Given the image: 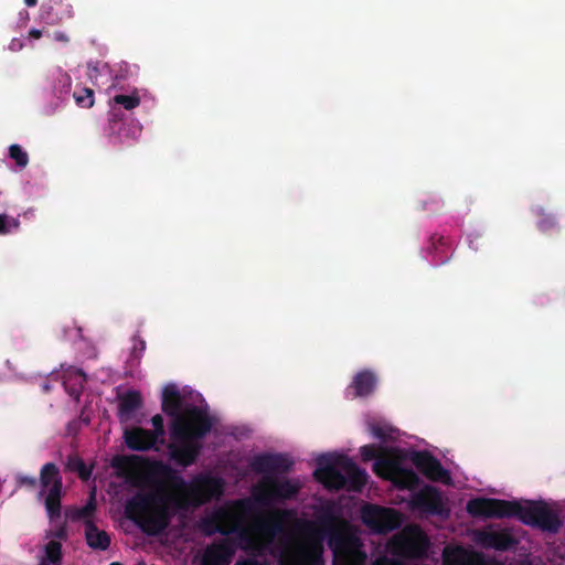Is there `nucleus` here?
Instances as JSON below:
<instances>
[{
	"label": "nucleus",
	"instance_id": "32",
	"mask_svg": "<svg viewBox=\"0 0 565 565\" xmlns=\"http://www.w3.org/2000/svg\"><path fill=\"white\" fill-rule=\"evenodd\" d=\"M537 216H539L537 228L541 232L547 233L557 226V222H556L554 215L546 213L543 209L539 210Z\"/></svg>",
	"mask_w": 565,
	"mask_h": 565
},
{
	"label": "nucleus",
	"instance_id": "5",
	"mask_svg": "<svg viewBox=\"0 0 565 565\" xmlns=\"http://www.w3.org/2000/svg\"><path fill=\"white\" fill-rule=\"evenodd\" d=\"M125 512L129 520L150 536L162 534L174 514L167 497L143 492L136 493L127 501Z\"/></svg>",
	"mask_w": 565,
	"mask_h": 565
},
{
	"label": "nucleus",
	"instance_id": "48",
	"mask_svg": "<svg viewBox=\"0 0 565 565\" xmlns=\"http://www.w3.org/2000/svg\"><path fill=\"white\" fill-rule=\"evenodd\" d=\"M109 565H122V564H121V563H119V562H113V563H110Z\"/></svg>",
	"mask_w": 565,
	"mask_h": 565
},
{
	"label": "nucleus",
	"instance_id": "13",
	"mask_svg": "<svg viewBox=\"0 0 565 565\" xmlns=\"http://www.w3.org/2000/svg\"><path fill=\"white\" fill-rule=\"evenodd\" d=\"M475 541L486 550L505 552L514 548L519 541L509 529H494L487 526L478 530L475 534Z\"/></svg>",
	"mask_w": 565,
	"mask_h": 565
},
{
	"label": "nucleus",
	"instance_id": "30",
	"mask_svg": "<svg viewBox=\"0 0 565 565\" xmlns=\"http://www.w3.org/2000/svg\"><path fill=\"white\" fill-rule=\"evenodd\" d=\"M74 99L78 107L90 108L94 105V90L88 87H83L74 92Z\"/></svg>",
	"mask_w": 565,
	"mask_h": 565
},
{
	"label": "nucleus",
	"instance_id": "33",
	"mask_svg": "<svg viewBox=\"0 0 565 565\" xmlns=\"http://www.w3.org/2000/svg\"><path fill=\"white\" fill-rule=\"evenodd\" d=\"M114 104L122 106L126 110H132L140 104V98L137 94L124 95L118 94L113 97Z\"/></svg>",
	"mask_w": 565,
	"mask_h": 565
},
{
	"label": "nucleus",
	"instance_id": "31",
	"mask_svg": "<svg viewBox=\"0 0 565 565\" xmlns=\"http://www.w3.org/2000/svg\"><path fill=\"white\" fill-rule=\"evenodd\" d=\"M146 350V341L141 339L139 335L132 337V347L130 350L129 363L131 365L139 364L142 354Z\"/></svg>",
	"mask_w": 565,
	"mask_h": 565
},
{
	"label": "nucleus",
	"instance_id": "25",
	"mask_svg": "<svg viewBox=\"0 0 565 565\" xmlns=\"http://www.w3.org/2000/svg\"><path fill=\"white\" fill-rule=\"evenodd\" d=\"M40 482L43 489L55 486L57 482L62 483V477L55 463L47 462L42 467Z\"/></svg>",
	"mask_w": 565,
	"mask_h": 565
},
{
	"label": "nucleus",
	"instance_id": "42",
	"mask_svg": "<svg viewBox=\"0 0 565 565\" xmlns=\"http://www.w3.org/2000/svg\"><path fill=\"white\" fill-rule=\"evenodd\" d=\"M22 47H23V43H22V41H21V40H19V39H13V40L11 41L10 45H9V49H10L11 51H19V50H21Z\"/></svg>",
	"mask_w": 565,
	"mask_h": 565
},
{
	"label": "nucleus",
	"instance_id": "23",
	"mask_svg": "<svg viewBox=\"0 0 565 565\" xmlns=\"http://www.w3.org/2000/svg\"><path fill=\"white\" fill-rule=\"evenodd\" d=\"M62 487L63 483L60 482L50 487L49 493L45 498V509L50 520H55L61 516Z\"/></svg>",
	"mask_w": 565,
	"mask_h": 565
},
{
	"label": "nucleus",
	"instance_id": "3",
	"mask_svg": "<svg viewBox=\"0 0 565 565\" xmlns=\"http://www.w3.org/2000/svg\"><path fill=\"white\" fill-rule=\"evenodd\" d=\"M212 426L211 416L202 407H193L185 416L172 422V443L169 446L171 459L183 468L195 463L202 451L201 440L211 431Z\"/></svg>",
	"mask_w": 565,
	"mask_h": 565
},
{
	"label": "nucleus",
	"instance_id": "43",
	"mask_svg": "<svg viewBox=\"0 0 565 565\" xmlns=\"http://www.w3.org/2000/svg\"><path fill=\"white\" fill-rule=\"evenodd\" d=\"M42 34H43L42 31L39 30V29H31L29 31L30 38H33V39H36V40L40 39L42 36Z\"/></svg>",
	"mask_w": 565,
	"mask_h": 565
},
{
	"label": "nucleus",
	"instance_id": "4",
	"mask_svg": "<svg viewBox=\"0 0 565 565\" xmlns=\"http://www.w3.org/2000/svg\"><path fill=\"white\" fill-rule=\"evenodd\" d=\"M292 466L294 461L285 454H260L252 459L250 469L255 473L264 475L253 491L259 504L270 505L273 502L289 500L298 494L300 486L297 482L271 476L287 473Z\"/></svg>",
	"mask_w": 565,
	"mask_h": 565
},
{
	"label": "nucleus",
	"instance_id": "19",
	"mask_svg": "<svg viewBox=\"0 0 565 565\" xmlns=\"http://www.w3.org/2000/svg\"><path fill=\"white\" fill-rule=\"evenodd\" d=\"M445 565H486L484 557L461 546L446 547L443 553Z\"/></svg>",
	"mask_w": 565,
	"mask_h": 565
},
{
	"label": "nucleus",
	"instance_id": "6",
	"mask_svg": "<svg viewBox=\"0 0 565 565\" xmlns=\"http://www.w3.org/2000/svg\"><path fill=\"white\" fill-rule=\"evenodd\" d=\"M317 481L328 489L361 492L367 483L369 475L347 455L326 454L317 459L313 472Z\"/></svg>",
	"mask_w": 565,
	"mask_h": 565
},
{
	"label": "nucleus",
	"instance_id": "40",
	"mask_svg": "<svg viewBox=\"0 0 565 565\" xmlns=\"http://www.w3.org/2000/svg\"><path fill=\"white\" fill-rule=\"evenodd\" d=\"M235 565H265L263 563H260L259 561L255 559V558H245V559H239L235 563Z\"/></svg>",
	"mask_w": 565,
	"mask_h": 565
},
{
	"label": "nucleus",
	"instance_id": "35",
	"mask_svg": "<svg viewBox=\"0 0 565 565\" xmlns=\"http://www.w3.org/2000/svg\"><path fill=\"white\" fill-rule=\"evenodd\" d=\"M19 222L13 218L9 217L6 214H0V235H6L11 232V227L18 228Z\"/></svg>",
	"mask_w": 565,
	"mask_h": 565
},
{
	"label": "nucleus",
	"instance_id": "41",
	"mask_svg": "<svg viewBox=\"0 0 565 565\" xmlns=\"http://www.w3.org/2000/svg\"><path fill=\"white\" fill-rule=\"evenodd\" d=\"M202 527L206 535H211L209 532L215 527V524L210 523V518H207L202 522Z\"/></svg>",
	"mask_w": 565,
	"mask_h": 565
},
{
	"label": "nucleus",
	"instance_id": "12",
	"mask_svg": "<svg viewBox=\"0 0 565 565\" xmlns=\"http://www.w3.org/2000/svg\"><path fill=\"white\" fill-rule=\"evenodd\" d=\"M249 508V500L241 499L235 501L232 508L218 509L212 516H210V523H214L215 527L209 533L230 535L239 532L242 529V520L238 514L245 512Z\"/></svg>",
	"mask_w": 565,
	"mask_h": 565
},
{
	"label": "nucleus",
	"instance_id": "7",
	"mask_svg": "<svg viewBox=\"0 0 565 565\" xmlns=\"http://www.w3.org/2000/svg\"><path fill=\"white\" fill-rule=\"evenodd\" d=\"M172 482L175 488L184 489V493L174 500L178 509L196 508L218 500L223 495L225 487L221 477L204 472L198 473L189 484L181 477H177Z\"/></svg>",
	"mask_w": 565,
	"mask_h": 565
},
{
	"label": "nucleus",
	"instance_id": "18",
	"mask_svg": "<svg viewBox=\"0 0 565 565\" xmlns=\"http://www.w3.org/2000/svg\"><path fill=\"white\" fill-rule=\"evenodd\" d=\"M73 17L71 3L63 0H51L50 3L41 7V19L49 25L61 23L64 19Z\"/></svg>",
	"mask_w": 565,
	"mask_h": 565
},
{
	"label": "nucleus",
	"instance_id": "2",
	"mask_svg": "<svg viewBox=\"0 0 565 565\" xmlns=\"http://www.w3.org/2000/svg\"><path fill=\"white\" fill-rule=\"evenodd\" d=\"M467 512L477 518H518L523 524L542 530L557 532L562 526L558 514L546 503L527 502L522 505L518 501L493 498H475L468 501Z\"/></svg>",
	"mask_w": 565,
	"mask_h": 565
},
{
	"label": "nucleus",
	"instance_id": "46",
	"mask_svg": "<svg viewBox=\"0 0 565 565\" xmlns=\"http://www.w3.org/2000/svg\"><path fill=\"white\" fill-rule=\"evenodd\" d=\"M24 3H25L28 7H34V6H36V3H38V0H24Z\"/></svg>",
	"mask_w": 565,
	"mask_h": 565
},
{
	"label": "nucleus",
	"instance_id": "44",
	"mask_svg": "<svg viewBox=\"0 0 565 565\" xmlns=\"http://www.w3.org/2000/svg\"><path fill=\"white\" fill-rule=\"evenodd\" d=\"M22 482L33 487L36 483V479L33 477H24L22 478Z\"/></svg>",
	"mask_w": 565,
	"mask_h": 565
},
{
	"label": "nucleus",
	"instance_id": "29",
	"mask_svg": "<svg viewBox=\"0 0 565 565\" xmlns=\"http://www.w3.org/2000/svg\"><path fill=\"white\" fill-rule=\"evenodd\" d=\"M67 468L72 471H76L82 480H88L90 478L92 469L78 457H70Z\"/></svg>",
	"mask_w": 565,
	"mask_h": 565
},
{
	"label": "nucleus",
	"instance_id": "28",
	"mask_svg": "<svg viewBox=\"0 0 565 565\" xmlns=\"http://www.w3.org/2000/svg\"><path fill=\"white\" fill-rule=\"evenodd\" d=\"M285 513V511H277L264 523L263 530L269 537H274L284 531L282 518Z\"/></svg>",
	"mask_w": 565,
	"mask_h": 565
},
{
	"label": "nucleus",
	"instance_id": "1",
	"mask_svg": "<svg viewBox=\"0 0 565 565\" xmlns=\"http://www.w3.org/2000/svg\"><path fill=\"white\" fill-rule=\"evenodd\" d=\"M308 540L285 550L280 565H326L324 539L333 554V565H364L367 557L364 544L334 504L322 507L317 526L308 523Z\"/></svg>",
	"mask_w": 565,
	"mask_h": 565
},
{
	"label": "nucleus",
	"instance_id": "8",
	"mask_svg": "<svg viewBox=\"0 0 565 565\" xmlns=\"http://www.w3.org/2000/svg\"><path fill=\"white\" fill-rule=\"evenodd\" d=\"M361 457L364 461L375 459L373 470L379 476L392 480L402 489L413 490L419 484L418 475L411 468H404L395 459L380 455V449L374 445H364L360 448Z\"/></svg>",
	"mask_w": 565,
	"mask_h": 565
},
{
	"label": "nucleus",
	"instance_id": "38",
	"mask_svg": "<svg viewBox=\"0 0 565 565\" xmlns=\"http://www.w3.org/2000/svg\"><path fill=\"white\" fill-rule=\"evenodd\" d=\"M57 82L62 87L60 94H62L63 92H67L71 87V78L67 74H60V76L57 77Z\"/></svg>",
	"mask_w": 565,
	"mask_h": 565
},
{
	"label": "nucleus",
	"instance_id": "37",
	"mask_svg": "<svg viewBox=\"0 0 565 565\" xmlns=\"http://www.w3.org/2000/svg\"><path fill=\"white\" fill-rule=\"evenodd\" d=\"M371 431L374 437H376L377 439H381L383 441L387 440V438H388V435H387L385 428L382 426L373 425L371 428Z\"/></svg>",
	"mask_w": 565,
	"mask_h": 565
},
{
	"label": "nucleus",
	"instance_id": "10",
	"mask_svg": "<svg viewBox=\"0 0 565 565\" xmlns=\"http://www.w3.org/2000/svg\"><path fill=\"white\" fill-rule=\"evenodd\" d=\"M363 524L373 533L386 534L399 527L401 514L392 508L366 503L361 509Z\"/></svg>",
	"mask_w": 565,
	"mask_h": 565
},
{
	"label": "nucleus",
	"instance_id": "34",
	"mask_svg": "<svg viewBox=\"0 0 565 565\" xmlns=\"http://www.w3.org/2000/svg\"><path fill=\"white\" fill-rule=\"evenodd\" d=\"M9 157L20 168H25L29 163V156L26 151H24L19 145H11L9 147Z\"/></svg>",
	"mask_w": 565,
	"mask_h": 565
},
{
	"label": "nucleus",
	"instance_id": "15",
	"mask_svg": "<svg viewBox=\"0 0 565 565\" xmlns=\"http://www.w3.org/2000/svg\"><path fill=\"white\" fill-rule=\"evenodd\" d=\"M414 466L429 480L448 483L450 481L449 471L446 470L440 461L428 451H415L412 456Z\"/></svg>",
	"mask_w": 565,
	"mask_h": 565
},
{
	"label": "nucleus",
	"instance_id": "20",
	"mask_svg": "<svg viewBox=\"0 0 565 565\" xmlns=\"http://www.w3.org/2000/svg\"><path fill=\"white\" fill-rule=\"evenodd\" d=\"M376 386V377L373 372L369 370H364L359 372L348 388V394H350V390H353V397H365L371 395Z\"/></svg>",
	"mask_w": 565,
	"mask_h": 565
},
{
	"label": "nucleus",
	"instance_id": "14",
	"mask_svg": "<svg viewBox=\"0 0 565 565\" xmlns=\"http://www.w3.org/2000/svg\"><path fill=\"white\" fill-rule=\"evenodd\" d=\"M235 553L234 542L231 539H221L204 548L200 565H230Z\"/></svg>",
	"mask_w": 565,
	"mask_h": 565
},
{
	"label": "nucleus",
	"instance_id": "45",
	"mask_svg": "<svg viewBox=\"0 0 565 565\" xmlns=\"http://www.w3.org/2000/svg\"><path fill=\"white\" fill-rule=\"evenodd\" d=\"M57 537L60 539H64L66 536V533H65V530L64 529H60L56 534H55Z\"/></svg>",
	"mask_w": 565,
	"mask_h": 565
},
{
	"label": "nucleus",
	"instance_id": "36",
	"mask_svg": "<svg viewBox=\"0 0 565 565\" xmlns=\"http://www.w3.org/2000/svg\"><path fill=\"white\" fill-rule=\"evenodd\" d=\"M151 423L153 426V430H151V433L156 435V440L162 441V438L164 436L163 417L161 415L157 414L151 418Z\"/></svg>",
	"mask_w": 565,
	"mask_h": 565
},
{
	"label": "nucleus",
	"instance_id": "24",
	"mask_svg": "<svg viewBox=\"0 0 565 565\" xmlns=\"http://www.w3.org/2000/svg\"><path fill=\"white\" fill-rule=\"evenodd\" d=\"M73 373L75 374L74 383H71V379H68L65 380L63 384L67 394L74 399L78 401L82 395L84 383L86 382V375L82 370L76 369L70 372L68 376L71 377Z\"/></svg>",
	"mask_w": 565,
	"mask_h": 565
},
{
	"label": "nucleus",
	"instance_id": "11",
	"mask_svg": "<svg viewBox=\"0 0 565 565\" xmlns=\"http://www.w3.org/2000/svg\"><path fill=\"white\" fill-rule=\"evenodd\" d=\"M409 507L413 511L446 519L450 515V509L443 493L434 486H424L411 495Z\"/></svg>",
	"mask_w": 565,
	"mask_h": 565
},
{
	"label": "nucleus",
	"instance_id": "16",
	"mask_svg": "<svg viewBox=\"0 0 565 565\" xmlns=\"http://www.w3.org/2000/svg\"><path fill=\"white\" fill-rule=\"evenodd\" d=\"M193 407L198 406L193 404L182 406V397L174 384L164 386L162 391L161 408L163 413L173 418L172 422H175L179 417L185 416L188 411Z\"/></svg>",
	"mask_w": 565,
	"mask_h": 565
},
{
	"label": "nucleus",
	"instance_id": "9",
	"mask_svg": "<svg viewBox=\"0 0 565 565\" xmlns=\"http://www.w3.org/2000/svg\"><path fill=\"white\" fill-rule=\"evenodd\" d=\"M430 542L426 533L417 525L406 526L391 542L392 552L406 558L426 556Z\"/></svg>",
	"mask_w": 565,
	"mask_h": 565
},
{
	"label": "nucleus",
	"instance_id": "27",
	"mask_svg": "<svg viewBox=\"0 0 565 565\" xmlns=\"http://www.w3.org/2000/svg\"><path fill=\"white\" fill-rule=\"evenodd\" d=\"M63 558L62 544L57 541L51 540L45 545V557L40 565H61Z\"/></svg>",
	"mask_w": 565,
	"mask_h": 565
},
{
	"label": "nucleus",
	"instance_id": "17",
	"mask_svg": "<svg viewBox=\"0 0 565 565\" xmlns=\"http://www.w3.org/2000/svg\"><path fill=\"white\" fill-rule=\"evenodd\" d=\"M124 439L127 447L134 451H148L154 448L158 443L151 430L141 427L126 429Z\"/></svg>",
	"mask_w": 565,
	"mask_h": 565
},
{
	"label": "nucleus",
	"instance_id": "26",
	"mask_svg": "<svg viewBox=\"0 0 565 565\" xmlns=\"http://www.w3.org/2000/svg\"><path fill=\"white\" fill-rule=\"evenodd\" d=\"M96 510L95 498L92 494L88 502L82 508H72L66 511V516L72 521L77 520H90V516L94 514Z\"/></svg>",
	"mask_w": 565,
	"mask_h": 565
},
{
	"label": "nucleus",
	"instance_id": "47",
	"mask_svg": "<svg viewBox=\"0 0 565 565\" xmlns=\"http://www.w3.org/2000/svg\"><path fill=\"white\" fill-rule=\"evenodd\" d=\"M438 242H439L441 245H444V244H445V238H444L443 236H440V237L438 238Z\"/></svg>",
	"mask_w": 565,
	"mask_h": 565
},
{
	"label": "nucleus",
	"instance_id": "39",
	"mask_svg": "<svg viewBox=\"0 0 565 565\" xmlns=\"http://www.w3.org/2000/svg\"><path fill=\"white\" fill-rule=\"evenodd\" d=\"M52 36H53V40L57 41V42H62V43H68L70 42V36L65 32H62V31H55L52 34Z\"/></svg>",
	"mask_w": 565,
	"mask_h": 565
},
{
	"label": "nucleus",
	"instance_id": "22",
	"mask_svg": "<svg viewBox=\"0 0 565 565\" xmlns=\"http://www.w3.org/2000/svg\"><path fill=\"white\" fill-rule=\"evenodd\" d=\"M142 405L141 395L137 391H129L119 398L118 415L121 419L130 418L131 414Z\"/></svg>",
	"mask_w": 565,
	"mask_h": 565
},
{
	"label": "nucleus",
	"instance_id": "21",
	"mask_svg": "<svg viewBox=\"0 0 565 565\" xmlns=\"http://www.w3.org/2000/svg\"><path fill=\"white\" fill-rule=\"evenodd\" d=\"M85 539L92 550L106 551L110 546V536L104 530H98L92 520L85 521Z\"/></svg>",
	"mask_w": 565,
	"mask_h": 565
}]
</instances>
